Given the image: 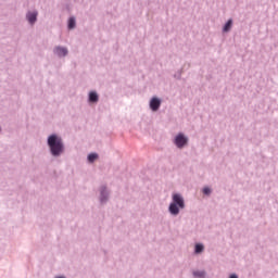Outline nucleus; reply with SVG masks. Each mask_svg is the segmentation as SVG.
I'll return each mask as SVG.
<instances>
[{
    "label": "nucleus",
    "instance_id": "f257e3e1",
    "mask_svg": "<svg viewBox=\"0 0 278 278\" xmlns=\"http://www.w3.org/2000/svg\"><path fill=\"white\" fill-rule=\"evenodd\" d=\"M48 146L54 157H58L64 153V142H62V138H60L58 135H51L48 138Z\"/></svg>",
    "mask_w": 278,
    "mask_h": 278
},
{
    "label": "nucleus",
    "instance_id": "f03ea898",
    "mask_svg": "<svg viewBox=\"0 0 278 278\" xmlns=\"http://www.w3.org/2000/svg\"><path fill=\"white\" fill-rule=\"evenodd\" d=\"M184 207H186L184 197L179 193H174L173 202L169 204V214L177 216L179 214V210H184Z\"/></svg>",
    "mask_w": 278,
    "mask_h": 278
},
{
    "label": "nucleus",
    "instance_id": "7ed1b4c3",
    "mask_svg": "<svg viewBox=\"0 0 278 278\" xmlns=\"http://www.w3.org/2000/svg\"><path fill=\"white\" fill-rule=\"evenodd\" d=\"M175 144L178 149H184L188 144V138L184 134H178L175 138Z\"/></svg>",
    "mask_w": 278,
    "mask_h": 278
},
{
    "label": "nucleus",
    "instance_id": "20e7f679",
    "mask_svg": "<svg viewBox=\"0 0 278 278\" xmlns=\"http://www.w3.org/2000/svg\"><path fill=\"white\" fill-rule=\"evenodd\" d=\"M160 105H162V102L157 98H153L150 101V108L153 112H157V110H160Z\"/></svg>",
    "mask_w": 278,
    "mask_h": 278
},
{
    "label": "nucleus",
    "instance_id": "39448f33",
    "mask_svg": "<svg viewBox=\"0 0 278 278\" xmlns=\"http://www.w3.org/2000/svg\"><path fill=\"white\" fill-rule=\"evenodd\" d=\"M27 21L28 23H30V25H34V23H36L37 18H38V12H28L27 15Z\"/></svg>",
    "mask_w": 278,
    "mask_h": 278
},
{
    "label": "nucleus",
    "instance_id": "423d86ee",
    "mask_svg": "<svg viewBox=\"0 0 278 278\" xmlns=\"http://www.w3.org/2000/svg\"><path fill=\"white\" fill-rule=\"evenodd\" d=\"M54 53H56V55H59L60 58H64V55L68 54V50L66 48L56 47Z\"/></svg>",
    "mask_w": 278,
    "mask_h": 278
},
{
    "label": "nucleus",
    "instance_id": "0eeeda50",
    "mask_svg": "<svg viewBox=\"0 0 278 278\" xmlns=\"http://www.w3.org/2000/svg\"><path fill=\"white\" fill-rule=\"evenodd\" d=\"M89 101L90 103H97V101H99V94H97L94 91H91L89 93Z\"/></svg>",
    "mask_w": 278,
    "mask_h": 278
},
{
    "label": "nucleus",
    "instance_id": "6e6552de",
    "mask_svg": "<svg viewBox=\"0 0 278 278\" xmlns=\"http://www.w3.org/2000/svg\"><path fill=\"white\" fill-rule=\"evenodd\" d=\"M99 159V154L97 153H91L88 155V162H94V160H98Z\"/></svg>",
    "mask_w": 278,
    "mask_h": 278
},
{
    "label": "nucleus",
    "instance_id": "1a4fd4ad",
    "mask_svg": "<svg viewBox=\"0 0 278 278\" xmlns=\"http://www.w3.org/2000/svg\"><path fill=\"white\" fill-rule=\"evenodd\" d=\"M68 29H75V18L71 17L68 20Z\"/></svg>",
    "mask_w": 278,
    "mask_h": 278
},
{
    "label": "nucleus",
    "instance_id": "9d476101",
    "mask_svg": "<svg viewBox=\"0 0 278 278\" xmlns=\"http://www.w3.org/2000/svg\"><path fill=\"white\" fill-rule=\"evenodd\" d=\"M232 21L229 20L226 25L224 26V31H229V29H231V25H232Z\"/></svg>",
    "mask_w": 278,
    "mask_h": 278
},
{
    "label": "nucleus",
    "instance_id": "9b49d317",
    "mask_svg": "<svg viewBox=\"0 0 278 278\" xmlns=\"http://www.w3.org/2000/svg\"><path fill=\"white\" fill-rule=\"evenodd\" d=\"M193 276L198 278H205V271H193Z\"/></svg>",
    "mask_w": 278,
    "mask_h": 278
},
{
    "label": "nucleus",
    "instance_id": "f8f14e48",
    "mask_svg": "<svg viewBox=\"0 0 278 278\" xmlns=\"http://www.w3.org/2000/svg\"><path fill=\"white\" fill-rule=\"evenodd\" d=\"M203 244L198 243L195 245V253H203Z\"/></svg>",
    "mask_w": 278,
    "mask_h": 278
},
{
    "label": "nucleus",
    "instance_id": "ddd939ff",
    "mask_svg": "<svg viewBox=\"0 0 278 278\" xmlns=\"http://www.w3.org/2000/svg\"><path fill=\"white\" fill-rule=\"evenodd\" d=\"M203 192H204V194H210L212 192V190H210V188L205 187L203 189Z\"/></svg>",
    "mask_w": 278,
    "mask_h": 278
},
{
    "label": "nucleus",
    "instance_id": "4468645a",
    "mask_svg": "<svg viewBox=\"0 0 278 278\" xmlns=\"http://www.w3.org/2000/svg\"><path fill=\"white\" fill-rule=\"evenodd\" d=\"M103 194H105V189H103L102 191H101V201H103Z\"/></svg>",
    "mask_w": 278,
    "mask_h": 278
},
{
    "label": "nucleus",
    "instance_id": "2eb2a0df",
    "mask_svg": "<svg viewBox=\"0 0 278 278\" xmlns=\"http://www.w3.org/2000/svg\"><path fill=\"white\" fill-rule=\"evenodd\" d=\"M230 278H238V276L236 274H232Z\"/></svg>",
    "mask_w": 278,
    "mask_h": 278
}]
</instances>
